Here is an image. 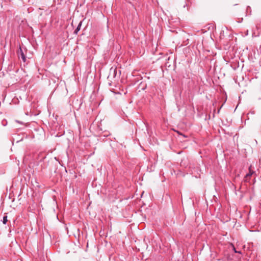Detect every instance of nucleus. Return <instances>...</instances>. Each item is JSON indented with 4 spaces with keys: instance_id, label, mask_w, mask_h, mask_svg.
Segmentation results:
<instances>
[{
    "instance_id": "nucleus-1",
    "label": "nucleus",
    "mask_w": 261,
    "mask_h": 261,
    "mask_svg": "<svg viewBox=\"0 0 261 261\" xmlns=\"http://www.w3.org/2000/svg\"><path fill=\"white\" fill-rule=\"evenodd\" d=\"M7 222V216H5L3 218V223L6 224Z\"/></svg>"
},
{
    "instance_id": "nucleus-2",
    "label": "nucleus",
    "mask_w": 261,
    "mask_h": 261,
    "mask_svg": "<svg viewBox=\"0 0 261 261\" xmlns=\"http://www.w3.org/2000/svg\"><path fill=\"white\" fill-rule=\"evenodd\" d=\"M21 57L22 59L23 60V61H25V57H24V54L22 53L21 54Z\"/></svg>"
}]
</instances>
